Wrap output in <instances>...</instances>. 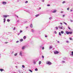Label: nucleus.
Listing matches in <instances>:
<instances>
[{"label": "nucleus", "instance_id": "nucleus-9", "mask_svg": "<svg viewBox=\"0 0 73 73\" xmlns=\"http://www.w3.org/2000/svg\"><path fill=\"white\" fill-rule=\"evenodd\" d=\"M70 56L71 57H72V56H73V51L72 52L71 54H70Z\"/></svg>", "mask_w": 73, "mask_h": 73}, {"label": "nucleus", "instance_id": "nucleus-28", "mask_svg": "<svg viewBox=\"0 0 73 73\" xmlns=\"http://www.w3.org/2000/svg\"><path fill=\"white\" fill-rule=\"evenodd\" d=\"M35 71H37L38 69L37 68H35Z\"/></svg>", "mask_w": 73, "mask_h": 73}, {"label": "nucleus", "instance_id": "nucleus-10", "mask_svg": "<svg viewBox=\"0 0 73 73\" xmlns=\"http://www.w3.org/2000/svg\"><path fill=\"white\" fill-rule=\"evenodd\" d=\"M24 49H25V46H23L22 48V50H24Z\"/></svg>", "mask_w": 73, "mask_h": 73}, {"label": "nucleus", "instance_id": "nucleus-12", "mask_svg": "<svg viewBox=\"0 0 73 73\" xmlns=\"http://www.w3.org/2000/svg\"><path fill=\"white\" fill-rule=\"evenodd\" d=\"M61 63H62V64H64V63H65V61H63L61 62Z\"/></svg>", "mask_w": 73, "mask_h": 73}, {"label": "nucleus", "instance_id": "nucleus-54", "mask_svg": "<svg viewBox=\"0 0 73 73\" xmlns=\"http://www.w3.org/2000/svg\"><path fill=\"white\" fill-rule=\"evenodd\" d=\"M61 13H63V11H61Z\"/></svg>", "mask_w": 73, "mask_h": 73}, {"label": "nucleus", "instance_id": "nucleus-38", "mask_svg": "<svg viewBox=\"0 0 73 73\" xmlns=\"http://www.w3.org/2000/svg\"><path fill=\"white\" fill-rule=\"evenodd\" d=\"M52 47L51 46H50V49H52Z\"/></svg>", "mask_w": 73, "mask_h": 73}, {"label": "nucleus", "instance_id": "nucleus-64", "mask_svg": "<svg viewBox=\"0 0 73 73\" xmlns=\"http://www.w3.org/2000/svg\"><path fill=\"white\" fill-rule=\"evenodd\" d=\"M28 73V72H27V73Z\"/></svg>", "mask_w": 73, "mask_h": 73}, {"label": "nucleus", "instance_id": "nucleus-52", "mask_svg": "<svg viewBox=\"0 0 73 73\" xmlns=\"http://www.w3.org/2000/svg\"><path fill=\"white\" fill-rule=\"evenodd\" d=\"M60 24L61 25H62V23H60Z\"/></svg>", "mask_w": 73, "mask_h": 73}, {"label": "nucleus", "instance_id": "nucleus-49", "mask_svg": "<svg viewBox=\"0 0 73 73\" xmlns=\"http://www.w3.org/2000/svg\"><path fill=\"white\" fill-rule=\"evenodd\" d=\"M42 58H44V56H42Z\"/></svg>", "mask_w": 73, "mask_h": 73}, {"label": "nucleus", "instance_id": "nucleus-30", "mask_svg": "<svg viewBox=\"0 0 73 73\" xmlns=\"http://www.w3.org/2000/svg\"><path fill=\"white\" fill-rule=\"evenodd\" d=\"M20 22V21L19 20H17V23H19Z\"/></svg>", "mask_w": 73, "mask_h": 73}, {"label": "nucleus", "instance_id": "nucleus-62", "mask_svg": "<svg viewBox=\"0 0 73 73\" xmlns=\"http://www.w3.org/2000/svg\"><path fill=\"white\" fill-rule=\"evenodd\" d=\"M65 35H66V33L64 34Z\"/></svg>", "mask_w": 73, "mask_h": 73}, {"label": "nucleus", "instance_id": "nucleus-13", "mask_svg": "<svg viewBox=\"0 0 73 73\" xmlns=\"http://www.w3.org/2000/svg\"><path fill=\"white\" fill-rule=\"evenodd\" d=\"M0 70L1 71V72H3V71L4 70L3 69H0Z\"/></svg>", "mask_w": 73, "mask_h": 73}, {"label": "nucleus", "instance_id": "nucleus-25", "mask_svg": "<svg viewBox=\"0 0 73 73\" xmlns=\"http://www.w3.org/2000/svg\"><path fill=\"white\" fill-rule=\"evenodd\" d=\"M59 35L60 36H61V33L60 32L59 33Z\"/></svg>", "mask_w": 73, "mask_h": 73}, {"label": "nucleus", "instance_id": "nucleus-32", "mask_svg": "<svg viewBox=\"0 0 73 73\" xmlns=\"http://www.w3.org/2000/svg\"><path fill=\"white\" fill-rule=\"evenodd\" d=\"M16 29V27H15L13 29V30H15Z\"/></svg>", "mask_w": 73, "mask_h": 73}, {"label": "nucleus", "instance_id": "nucleus-18", "mask_svg": "<svg viewBox=\"0 0 73 73\" xmlns=\"http://www.w3.org/2000/svg\"><path fill=\"white\" fill-rule=\"evenodd\" d=\"M41 64V61H40L39 62V65H40Z\"/></svg>", "mask_w": 73, "mask_h": 73}, {"label": "nucleus", "instance_id": "nucleus-61", "mask_svg": "<svg viewBox=\"0 0 73 73\" xmlns=\"http://www.w3.org/2000/svg\"><path fill=\"white\" fill-rule=\"evenodd\" d=\"M40 48H41V47H42V46H40Z\"/></svg>", "mask_w": 73, "mask_h": 73}, {"label": "nucleus", "instance_id": "nucleus-14", "mask_svg": "<svg viewBox=\"0 0 73 73\" xmlns=\"http://www.w3.org/2000/svg\"><path fill=\"white\" fill-rule=\"evenodd\" d=\"M29 71H30V72H31V73H32V72H33V71H32V70H30L29 69Z\"/></svg>", "mask_w": 73, "mask_h": 73}, {"label": "nucleus", "instance_id": "nucleus-63", "mask_svg": "<svg viewBox=\"0 0 73 73\" xmlns=\"http://www.w3.org/2000/svg\"><path fill=\"white\" fill-rule=\"evenodd\" d=\"M13 53V52H12V53Z\"/></svg>", "mask_w": 73, "mask_h": 73}, {"label": "nucleus", "instance_id": "nucleus-7", "mask_svg": "<svg viewBox=\"0 0 73 73\" xmlns=\"http://www.w3.org/2000/svg\"><path fill=\"white\" fill-rule=\"evenodd\" d=\"M9 15H3V17H4V18H7V17H8Z\"/></svg>", "mask_w": 73, "mask_h": 73}, {"label": "nucleus", "instance_id": "nucleus-48", "mask_svg": "<svg viewBox=\"0 0 73 73\" xmlns=\"http://www.w3.org/2000/svg\"><path fill=\"white\" fill-rule=\"evenodd\" d=\"M19 42V41L18 40L17 41V42H16V43H17V42Z\"/></svg>", "mask_w": 73, "mask_h": 73}, {"label": "nucleus", "instance_id": "nucleus-58", "mask_svg": "<svg viewBox=\"0 0 73 73\" xmlns=\"http://www.w3.org/2000/svg\"><path fill=\"white\" fill-rule=\"evenodd\" d=\"M41 9V7L39 8V9Z\"/></svg>", "mask_w": 73, "mask_h": 73}, {"label": "nucleus", "instance_id": "nucleus-1", "mask_svg": "<svg viewBox=\"0 0 73 73\" xmlns=\"http://www.w3.org/2000/svg\"><path fill=\"white\" fill-rule=\"evenodd\" d=\"M66 33L67 34V35H69V34H70V35H71V34L73 33V32L72 31L68 32V31H66Z\"/></svg>", "mask_w": 73, "mask_h": 73}, {"label": "nucleus", "instance_id": "nucleus-11", "mask_svg": "<svg viewBox=\"0 0 73 73\" xmlns=\"http://www.w3.org/2000/svg\"><path fill=\"white\" fill-rule=\"evenodd\" d=\"M30 27L31 28H32L33 27V25L32 24H31Z\"/></svg>", "mask_w": 73, "mask_h": 73}, {"label": "nucleus", "instance_id": "nucleus-43", "mask_svg": "<svg viewBox=\"0 0 73 73\" xmlns=\"http://www.w3.org/2000/svg\"><path fill=\"white\" fill-rule=\"evenodd\" d=\"M44 0H42V2H43V3H44Z\"/></svg>", "mask_w": 73, "mask_h": 73}, {"label": "nucleus", "instance_id": "nucleus-45", "mask_svg": "<svg viewBox=\"0 0 73 73\" xmlns=\"http://www.w3.org/2000/svg\"><path fill=\"white\" fill-rule=\"evenodd\" d=\"M67 10L68 11H69V8L68 7L67 8Z\"/></svg>", "mask_w": 73, "mask_h": 73}, {"label": "nucleus", "instance_id": "nucleus-21", "mask_svg": "<svg viewBox=\"0 0 73 73\" xmlns=\"http://www.w3.org/2000/svg\"><path fill=\"white\" fill-rule=\"evenodd\" d=\"M61 33H62V34H63V33H64V31H61Z\"/></svg>", "mask_w": 73, "mask_h": 73}, {"label": "nucleus", "instance_id": "nucleus-3", "mask_svg": "<svg viewBox=\"0 0 73 73\" xmlns=\"http://www.w3.org/2000/svg\"><path fill=\"white\" fill-rule=\"evenodd\" d=\"M19 55L21 56H23V51H20L19 52Z\"/></svg>", "mask_w": 73, "mask_h": 73}, {"label": "nucleus", "instance_id": "nucleus-39", "mask_svg": "<svg viewBox=\"0 0 73 73\" xmlns=\"http://www.w3.org/2000/svg\"><path fill=\"white\" fill-rule=\"evenodd\" d=\"M66 42H67V43H69V41L67 40V41H66Z\"/></svg>", "mask_w": 73, "mask_h": 73}, {"label": "nucleus", "instance_id": "nucleus-57", "mask_svg": "<svg viewBox=\"0 0 73 73\" xmlns=\"http://www.w3.org/2000/svg\"><path fill=\"white\" fill-rule=\"evenodd\" d=\"M72 11H73V10H70V11H71V12H72Z\"/></svg>", "mask_w": 73, "mask_h": 73}, {"label": "nucleus", "instance_id": "nucleus-35", "mask_svg": "<svg viewBox=\"0 0 73 73\" xmlns=\"http://www.w3.org/2000/svg\"><path fill=\"white\" fill-rule=\"evenodd\" d=\"M22 67L24 68H25V66H24V65H22Z\"/></svg>", "mask_w": 73, "mask_h": 73}, {"label": "nucleus", "instance_id": "nucleus-19", "mask_svg": "<svg viewBox=\"0 0 73 73\" xmlns=\"http://www.w3.org/2000/svg\"><path fill=\"white\" fill-rule=\"evenodd\" d=\"M39 15H39V14H38V15H35V16H36V17H38V16H39Z\"/></svg>", "mask_w": 73, "mask_h": 73}, {"label": "nucleus", "instance_id": "nucleus-29", "mask_svg": "<svg viewBox=\"0 0 73 73\" xmlns=\"http://www.w3.org/2000/svg\"><path fill=\"white\" fill-rule=\"evenodd\" d=\"M20 35V33H18L17 34V35L18 36H19V35Z\"/></svg>", "mask_w": 73, "mask_h": 73}, {"label": "nucleus", "instance_id": "nucleus-2", "mask_svg": "<svg viewBox=\"0 0 73 73\" xmlns=\"http://www.w3.org/2000/svg\"><path fill=\"white\" fill-rule=\"evenodd\" d=\"M46 64H47L48 65H49L52 64V63L49 61H48L46 62Z\"/></svg>", "mask_w": 73, "mask_h": 73}, {"label": "nucleus", "instance_id": "nucleus-50", "mask_svg": "<svg viewBox=\"0 0 73 73\" xmlns=\"http://www.w3.org/2000/svg\"><path fill=\"white\" fill-rule=\"evenodd\" d=\"M8 43V42H5V44H7Z\"/></svg>", "mask_w": 73, "mask_h": 73}, {"label": "nucleus", "instance_id": "nucleus-23", "mask_svg": "<svg viewBox=\"0 0 73 73\" xmlns=\"http://www.w3.org/2000/svg\"><path fill=\"white\" fill-rule=\"evenodd\" d=\"M31 31L32 32H35V30H33V29H32Z\"/></svg>", "mask_w": 73, "mask_h": 73}, {"label": "nucleus", "instance_id": "nucleus-37", "mask_svg": "<svg viewBox=\"0 0 73 73\" xmlns=\"http://www.w3.org/2000/svg\"><path fill=\"white\" fill-rule=\"evenodd\" d=\"M64 24H65V25H67V23H66L65 22H64Z\"/></svg>", "mask_w": 73, "mask_h": 73}, {"label": "nucleus", "instance_id": "nucleus-56", "mask_svg": "<svg viewBox=\"0 0 73 73\" xmlns=\"http://www.w3.org/2000/svg\"><path fill=\"white\" fill-rule=\"evenodd\" d=\"M16 16L18 18H19V17H18V16L16 15Z\"/></svg>", "mask_w": 73, "mask_h": 73}, {"label": "nucleus", "instance_id": "nucleus-24", "mask_svg": "<svg viewBox=\"0 0 73 73\" xmlns=\"http://www.w3.org/2000/svg\"><path fill=\"white\" fill-rule=\"evenodd\" d=\"M7 22H9V21H10V20L9 19H7Z\"/></svg>", "mask_w": 73, "mask_h": 73}, {"label": "nucleus", "instance_id": "nucleus-33", "mask_svg": "<svg viewBox=\"0 0 73 73\" xmlns=\"http://www.w3.org/2000/svg\"><path fill=\"white\" fill-rule=\"evenodd\" d=\"M69 38L70 40H72V38Z\"/></svg>", "mask_w": 73, "mask_h": 73}, {"label": "nucleus", "instance_id": "nucleus-47", "mask_svg": "<svg viewBox=\"0 0 73 73\" xmlns=\"http://www.w3.org/2000/svg\"><path fill=\"white\" fill-rule=\"evenodd\" d=\"M71 22H73V21L72 20H70Z\"/></svg>", "mask_w": 73, "mask_h": 73}, {"label": "nucleus", "instance_id": "nucleus-6", "mask_svg": "<svg viewBox=\"0 0 73 73\" xmlns=\"http://www.w3.org/2000/svg\"><path fill=\"white\" fill-rule=\"evenodd\" d=\"M52 13H56L57 12V10H54L53 11H51Z\"/></svg>", "mask_w": 73, "mask_h": 73}, {"label": "nucleus", "instance_id": "nucleus-22", "mask_svg": "<svg viewBox=\"0 0 73 73\" xmlns=\"http://www.w3.org/2000/svg\"><path fill=\"white\" fill-rule=\"evenodd\" d=\"M33 63L34 65H35V64H36V62L35 61H34L33 62Z\"/></svg>", "mask_w": 73, "mask_h": 73}, {"label": "nucleus", "instance_id": "nucleus-53", "mask_svg": "<svg viewBox=\"0 0 73 73\" xmlns=\"http://www.w3.org/2000/svg\"><path fill=\"white\" fill-rule=\"evenodd\" d=\"M45 37H48V36L47 35H45Z\"/></svg>", "mask_w": 73, "mask_h": 73}, {"label": "nucleus", "instance_id": "nucleus-41", "mask_svg": "<svg viewBox=\"0 0 73 73\" xmlns=\"http://www.w3.org/2000/svg\"><path fill=\"white\" fill-rule=\"evenodd\" d=\"M51 19H52V17H51L49 18V19L50 20H51Z\"/></svg>", "mask_w": 73, "mask_h": 73}, {"label": "nucleus", "instance_id": "nucleus-31", "mask_svg": "<svg viewBox=\"0 0 73 73\" xmlns=\"http://www.w3.org/2000/svg\"><path fill=\"white\" fill-rule=\"evenodd\" d=\"M54 33H55V34H57V32L56 31H55L54 32Z\"/></svg>", "mask_w": 73, "mask_h": 73}, {"label": "nucleus", "instance_id": "nucleus-16", "mask_svg": "<svg viewBox=\"0 0 73 73\" xmlns=\"http://www.w3.org/2000/svg\"><path fill=\"white\" fill-rule=\"evenodd\" d=\"M26 38H27V36H24L23 38H24V39H26Z\"/></svg>", "mask_w": 73, "mask_h": 73}, {"label": "nucleus", "instance_id": "nucleus-36", "mask_svg": "<svg viewBox=\"0 0 73 73\" xmlns=\"http://www.w3.org/2000/svg\"><path fill=\"white\" fill-rule=\"evenodd\" d=\"M62 4H64V3H65V1H63V2H62Z\"/></svg>", "mask_w": 73, "mask_h": 73}, {"label": "nucleus", "instance_id": "nucleus-55", "mask_svg": "<svg viewBox=\"0 0 73 73\" xmlns=\"http://www.w3.org/2000/svg\"><path fill=\"white\" fill-rule=\"evenodd\" d=\"M15 67L16 68H17V66H16Z\"/></svg>", "mask_w": 73, "mask_h": 73}, {"label": "nucleus", "instance_id": "nucleus-20", "mask_svg": "<svg viewBox=\"0 0 73 73\" xmlns=\"http://www.w3.org/2000/svg\"><path fill=\"white\" fill-rule=\"evenodd\" d=\"M17 53H15L14 54L15 56H17Z\"/></svg>", "mask_w": 73, "mask_h": 73}, {"label": "nucleus", "instance_id": "nucleus-42", "mask_svg": "<svg viewBox=\"0 0 73 73\" xmlns=\"http://www.w3.org/2000/svg\"><path fill=\"white\" fill-rule=\"evenodd\" d=\"M68 28L69 29H70V27H68Z\"/></svg>", "mask_w": 73, "mask_h": 73}, {"label": "nucleus", "instance_id": "nucleus-51", "mask_svg": "<svg viewBox=\"0 0 73 73\" xmlns=\"http://www.w3.org/2000/svg\"><path fill=\"white\" fill-rule=\"evenodd\" d=\"M62 16L63 17H64V16H65V15H62Z\"/></svg>", "mask_w": 73, "mask_h": 73}, {"label": "nucleus", "instance_id": "nucleus-60", "mask_svg": "<svg viewBox=\"0 0 73 73\" xmlns=\"http://www.w3.org/2000/svg\"><path fill=\"white\" fill-rule=\"evenodd\" d=\"M28 28V27H26V29H27V28Z\"/></svg>", "mask_w": 73, "mask_h": 73}, {"label": "nucleus", "instance_id": "nucleus-26", "mask_svg": "<svg viewBox=\"0 0 73 73\" xmlns=\"http://www.w3.org/2000/svg\"><path fill=\"white\" fill-rule=\"evenodd\" d=\"M26 12H29V13H31L30 12H29V11L28 10H27V11H26Z\"/></svg>", "mask_w": 73, "mask_h": 73}, {"label": "nucleus", "instance_id": "nucleus-59", "mask_svg": "<svg viewBox=\"0 0 73 73\" xmlns=\"http://www.w3.org/2000/svg\"><path fill=\"white\" fill-rule=\"evenodd\" d=\"M58 42L60 43V42H59V41H58Z\"/></svg>", "mask_w": 73, "mask_h": 73}, {"label": "nucleus", "instance_id": "nucleus-34", "mask_svg": "<svg viewBox=\"0 0 73 73\" xmlns=\"http://www.w3.org/2000/svg\"><path fill=\"white\" fill-rule=\"evenodd\" d=\"M20 33H22V32H23V31H22V30H21L20 31Z\"/></svg>", "mask_w": 73, "mask_h": 73}, {"label": "nucleus", "instance_id": "nucleus-46", "mask_svg": "<svg viewBox=\"0 0 73 73\" xmlns=\"http://www.w3.org/2000/svg\"><path fill=\"white\" fill-rule=\"evenodd\" d=\"M42 49H43V50L44 49V47H42Z\"/></svg>", "mask_w": 73, "mask_h": 73}, {"label": "nucleus", "instance_id": "nucleus-4", "mask_svg": "<svg viewBox=\"0 0 73 73\" xmlns=\"http://www.w3.org/2000/svg\"><path fill=\"white\" fill-rule=\"evenodd\" d=\"M54 54H58V53H59V52L57 51H55L54 52Z\"/></svg>", "mask_w": 73, "mask_h": 73}, {"label": "nucleus", "instance_id": "nucleus-17", "mask_svg": "<svg viewBox=\"0 0 73 73\" xmlns=\"http://www.w3.org/2000/svg\"><path fill=\"white\" fill-rule=\"evenodd\" d=\"M5 20H6L5 18L4 19H3V20H4L3 22L4 23H5Z\"/></svg>", "mask_w": 73, "mask_h": 73}, {"label": "nucleus", "instance_id": "nucleus-27", "mask_svg": "<svg viewBox=\"0 0 73 73\" xmlns=\"http://www.w3.org/2000/svg\"><path fill=\"white\" fill-rule=\"evenodd\" d=\"M56 29H57V30H58V27H55Z\"/></svg>", "mask_w": 73, "mask_h": 73}, {"label": "nucleus", "instance_id": "nucleus-5", "mask_svg": "<svg viewBox=\"0 0 73 73\" xmlns=\"http://www.w3.org/2000/svg\"><path fill=\"white\" fill-rule=\"evenodd\" d=\"M2 4L3 5H5V4H7V2H6L3 1L2 2Z\"/></svg>", "mask_w": 73, "mask_h": 73}, {"label": "nucleus", "instance_id": "nucleus-44", "mask_svg": "<svg viewBox=\"0 0 73 73\" xmlns=\"http://www.w3.org/2000/svg\"><path fill=\"white\" fill-rule=\"evenodd\" d=\"M50 4H48L47 5V6H48V7H49L50 6Z\"/></svg>", "mask_w": 73, "mask_h": 73}, {"label": "nucleus", "instance_id": "nucleus-40", "mask_svg": "<svg viewBox=\"0 0 73 73\" xmlns=\"http://www.w3.org/2000/svg\"><path fill=\"white\" fill-rule=\"evenodd\" d=\"M28 3V1H26L25 2V3Z\"/></svg>", "mask_w": 73, "mask_h": 73}, {"label": "nucleus", "instance_id": "nucleus-8", "mask_svg": "<svg viewBox=\"0 0 73 73\" xmlns=\"http://www.w3.org/2000/svg\"><path fill=\"white\" fill-rule=\"evenodd\" d=\"M58 28L60 29H62V28H63L62 27H61L60 26H58Z\"/></svg>", "mask_w": 73, "mask_h": 73}, {"label": "nucleus", "instance_id": "nucleus-15", "mask_svg": "<svg viewBox=\"0 0 73 73\" xmlns=\"http://www.w3.org/2000/svg\"><path fill=\"white\" fill-rule=\"evenodd\" d=\"M20 41L21 42H22V41H23V39H20Z\"/></svg>", "mask_w": 73, "mask_h": 73}]
</instances>
